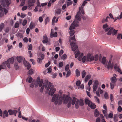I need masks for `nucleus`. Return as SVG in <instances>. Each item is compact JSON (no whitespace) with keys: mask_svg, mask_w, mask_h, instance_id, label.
Here are the masks:
<instances>
[{"mask_svg":"<svg viewBox=\"0 0 122 122\" xmlns=\"http://www.w3.org/2000/svg\"><path fill=\"white\" fill-rule=\"evenodd\" d=\"M87 3V2L84 1L82 4V5L79 8V11L77 12L75 16V19L74 21L71 24L69 30L74 29L76 27H77L79 23V21H80L81 19V13L82 14H84V12L83 10L82 6H85V4Z\"/></svg>","mask_w":122,"mask_h":122,"instance_id":"obj_2","label":"nucleus"},{"mask_svg":"<svg viewBox=\"0 0 122 122\" xmlns=\"http://www.w3.org/2000/svg\"><path fill=\"white\" fill-rule=\"evenodd\" d=\"M91 77V76L90 75H87L85 77V82H87Z\"/></svg>","mask_w":122,"mask_h":122,"instance_id":"obj_24","label":"nucleus"},{"mask_svg":"<svg viewBox=\"0 0 122 122\" xmlns=\"http://www.w3.org/2000/svg\"><path fill=\"white\" fill-rule=\"evenodd\" d=\"M36 83L40 87L41 86L43 83V80L42 79L40 80L39 77L37 78V80L36 81Z\"/></svg>","mask_w":122,"mask_h":122,"instance_id":"obj_12","label":"nucleus"},{"mask_svg":"<svg viewBox=\"0 0 122 122\" xmlns=\"http://www.w3.org/2000/svg\"><path fill=\"white\" fill-rule=\"evenodd\" d=\"M110 19V17L109 16H107L106 19H103L102 20V23H104L105 22H107V19Z\"/></svg>","mask_w":122,"mask_h":122,"instance_id":"obj_33","label":"nucleus"},{"mask_svg":"<svg viewBox=\"0 0 122 122\" xmlns=\"http://www.w3.org/2000/svg\"><path fill=\"white\" fill-rule=\"evenodd\" d=\"M95 98V100L98 103H99V101L98 98L96 97L95 96L94 97Z\"/></svg>","mask_w":122,"mask_h":122,"instance_id":"obj_52","label":"nucleus"},{"mask_svg":"<svg viewBox=\"0 0 122 122\" xmlns=\"http://www.w3.org/2000/svg\"><path fill=\"white\" fill-rule=\"evenodd\" d=\"M49 18L48 17H47L45 20V25H46L47 23L48 20H49Z\"/></svg>","mask_w":122,"mask_h":122,"instance_id":"obj_53","label":"nucleus"},{"mask_svg":"<svg viewBox=\"0 0 122 122\" xmlns=\"http://www.w3.org/2000/svg\"><path fill=\"white\" fill-rule=\"evenodd\" d=\"M42 42L44 43L48 42V38L46 36H43V40L42 41Z\"/></svg>","mask_w":122,"mask_h":122,"instance_id":"obj_20","label":"nucleus"},{"mask_svg":"<svg viewBox=\"0 0 122 122\" xmlns=\"http://www.w3.org/2000/svg\"><path fill=\"white\" fill-rule=\"evenodd\" d=\"M56 18V17L54 16L52 20V25H53L54 23L55 22V20Z\"/></svg>","mask_w":122,"mask_h":122,"instance_id":"obj_60","label":"nucleus"},{"mask_svg":"<svg viewBox=\"0 0 122 122\" xmlns=\"http://www.w3.org/2000/svg\"><path fill=\"white\" fill-rule=\"evenodd\" d=\"M61 11L60 9H57L55 10V15H60L61 14Z\"/></svg>","mask_w":122,"mask_h":122,"instance_id":"obj_23","label":"nucleus"},{"mask_svg":"<svg viewBox=\"0 0 122 122\" xmlns=\"http://www.w3.org/2000/svg\"><path fill=\"white\" fill-rule=\"evenodd\" d=\"M104 97L106 99H108L109 98V97L108 96V95L107 94V93L106 92L104 95Z\"/></svg>","mask_w":122,"mask_h":122,"instance_id":"obj_59","label":"nucleus"},{"mask_svg":"<svg viewBox=\"0 0 122 122\" xmlns=\"http://www.w3.org/2000/svg\"><path fill=\"white\" fill-rule=\"evenodd\" d=\"M47 70H48V72L49 73H50L52 70L51 67V66L49 67L47 69Z\"/></svg>","mask_w":122,"mask_h":122,"instance_id":"obj_47","label":"nucleus"},{"mask_svg":"<svg viewBox=\"0 0 122 122\" xmlns=\"http://www.w3.org/2000/svg\"><path fill=\"white\" fill-rule=\"evenodd\" d=\"M35 26V24L32 22H31L30 24L29 25V27L31 30L34 28Z\"/></svg>","mask_w":122,"mask_h":122,"instance_id":"obj_25","label":"nucleus"},{"mask_svg":"<svg viewBox=\"0 0 122 122\" xmlns=\"http://www.w3.org/2000/svg\"><path fill=\"white\" fill-rule=\"evenodd\" d=\"M14 62V58L13 57L9 59L7 61L4 62L2 65H0V71L2 69H4L6 65L7 67L10 68V63L12 64Z\"/></svg>","mask_w":122,"mask_h":122,"instance_id":"obj_4","label":"nucleus"},{"mask_svg":"<svg viewBox=\"0 0 122 122\" xmlns=\"http://www.w3.org/2000/svg\"><path fill=\"white\" fill-rule=\"evenodd\" d=\"M19 26V23L16 22L15 24V28H18Z\"/></svg>","mask_w":122,"mask_h":122,"instance_id":"obj_55","label":"nucleus"},{"mask_svg":"<svg viewBox=\"0 0 122 122\" xmlns=\"http://www.w3.org/2000/svg\"><path fill=\"white\" fill-rule=\"evenodd\" d=\"M114 68L115 69L117 70L118 72H119L121 74H122L121 70L119 68L118 66H117V64H115Z\"/></svg>","mask_w":122,"mask_h":122,"instance_id":"obj_19","label":"nucleus"},{"mask_svg":"<svg viewBox=\"0 0 122 122\" xmlns=\"http://www.w3.org/2000/svg\"><path fill=\"white\" fill-rule=\"evenodd\" d=\"M32 49V45L31 44H30L29 46L28 50H31Z\"/></svg>","mask_w":122,"mask_h":122,"instance_id":"obj_62","label":"nucleus"},{"mask_svg":"<svg viewBox=\"0 0 122 122\" xmlns=\"http://www.w3.org/2000/svg\"><path fill=\"white\" fill-rule=\"evenodd\" d=\"M118 31V30H116L113 29V30L112 33V35L113 36L115 35L116 36L117 34V32Z\"/></svg>","mask_w":122,"mask_h":122,"instance_id":"obj_29","label":"nucleus"},{"mask_svg":"<svg viewBox=\"0 0 122 122\" xmlns=\"http://www.w3.org/2000/svg\"><path fill=\"white\" fill-rule=\"evenodd\" d=\"M86 59H87L86 57L85 56H84L81 59L83 63L85 61Z\"/></svg>","mask_w":122,"mask_h":122,"instance_id":"obj_40","label":"nucleus"},{"mask_svg":"<svg viewBox=\"0 0 122 122\" xmlns=\"http://www.w3.org/2000/svg\"><path fill=\"white\" fill-rule=\"evenodd\" d=\"M4 12L6 14L8 12V10L5 8H3L0 4V17H2L4 15Z\"/></svg>","mask_w":122,"mask_h":122,"instance_id":"obj_8","label":"nucleus"},{"mask_svg":"<svg viewBox=\"0 0 122 122\" xmlns=\"http://www.w3.org/2000/svg\"><path fill=\"white\" fill-rule=\"evenodd\" d=\"M71 74V72L70 71H68L67 73L66 76V77H67L69 76Z\"/></svg>","mask_w":122,"mask_h":122,"instance_id":"obj_48","label":"nucleus"},{"mask_svg":"<svg viewBox=\"0 0 122 122\" xmlns=\"http://www.w3.org/2000/svg\"><path fill=\"white\" fill-rule=\"evenodd\" d=\"M52 85V84L50 82H49L47 80H45V82L43 83V86L41 88L40 90L41 92H43L44 87L45 88H46V89L47 90H49L50 88L48 94L49 95H50L51 96H52L56 91V89L52 86L50 88Z\"/></svg>","mask_w":122,"mask_h":122,"instance_id":"obj_3","label":"nucleus"},{"mask_svg":"<svg viewBox=\"0 0 122 122\" xmlns=\"http://www.w3.org/2000/svg\"><path fill=\"white\" fill-rule=\"evenodd\" d=\"M67 57V56L66 54H64L61 57V59L63 60H64Z\"/></svg>","mask_w":122,"mask_h":122,"instance_id":"obj_42","label":"nucleus"},{"mask_svg":"<svg viewBox=\"0 0 122 122\" xmlns=\"http://www.w3.org/2000/svg\"><path fill=\"white\" fill-rule=\"evenodd\" d=\"M30 61L31 62H32V64L34 65L35 64V61L34 59H30Z\"/></svg>","mask_w":122,"mask_h":122,"instance_id":"obj_63","label":"nucleus"},{"mask_svg":"<svg viewBox=\"0 0 122 122\" xmlns=\"http://www.w3.org/2000/svg\"><path fill=\"white\" fill-rule=\"evenodd\" d=\"M114 121L115 122H117L118 120V117L117 115H114L113 117Z\"/></svg>","mask_w":122,"mask_h":122,"instance_id":"obj_30","label":"nucleus"},{"mask_svg":"<svg viewBox=\"0 0 122 122\" xmlns=\"http://www.w3.org/2000/svg\"><path fill=\"white\" fill-rule=\"evenodd\" d=\"M63 63L62 62H60L59 64V68L62 67L63 66Z\"/></svg>","mask_w":122,"mask_h":122,"instance_id":"obj_51","label":"nucleus"},{"mask_svg":"<svg viewBox=\"0 0 122 122\" xmlns=\"http://www.w3.org/2000/svg\"><path fill=\"white\" fill-rule=\"evenodd\" d=\"M69 32L70 36H72L75 33V31L73 30H71Z\"/></svg>","mask_w":122,"mask_h":122,"instance_id":"obj_37","label":"nucleus"},{"mask_svg":"<svg viewBox=\"0 0 122 122\" xmlns=\"http://www.w3.org/2000/svg\"><path fill=\"white\" fill-rule=\"evenodd\" d=\"M17 61L19 63H20L23 61V63L24 65L27 67V68L28 70H29L30 68L31 67L30 64L26 61H25V58L21 56H17L16 57Z\"/></svg>","mask_w":122,"mask_h":122,"instance_id":"obj_5","label":"nucleus"},{"mask_svg":"<svg viewBox=\"0 0 122 122\" xmlns=\"http://www.w3.org/2000/svg\"><path fill=\"white\" fill-rule=\"evenodd\" d=\"M106 61V58L105 57H103L102 60V63L104 64H105Z\"/></svg>","mask_w":122,"mask_h":122,"instance_id":"obj_36","label":"nucleus"},{"mask_svg":"<svg viewBox=\"0 0 122 122\" xmlns=\"http://www.w3.org/2000/svg\"><path fill=\"white\" fill-rule=\"evenodd\" d=\"M103 108L105 110H102V111L104 114H106L107 113L106 111L107 110V107L106 104H104L103 105Z\"/></svg>","mask_w":122,"mask_h":122,"instance_id":"obj_17","label":"nucleus"},{"mask_svg":"<svg viewBox=\"0 0 122 122\" xmlns=\"http://www.w3.org/2000/svg\"><path fill=\"white\" fill-rule=\"evenodd\" d=\"M110 86H111V89H113L114 87V86L115 85V84L112 83H110Z\"/></svg>","mask_w":122,"mask_h":122,"instance_id":"obj_54","label":"nucleus"},{"mask_svg":"<svg viewBox=\"0 0 122 122\" xmlns=\"http://www.w3.org/2000/svg\"><path fill=\"white\" fill-rule=\"evenodd\" d=\"M69 65H67L65 67V70L66 71H67L68 70L69 68Z\"/></svg>","mask_w":122,"mask_h":122,"instance_id":"obj_50","label":"nucleus"},{"mask_svg":"<svg viewBox=\"0 0 122 122\" xmlns=\"http://www.w3.org/2000/svg\"><path fill=\"white\" fill-rule=\"evenodd\" d=\"M110 98L111 102H112V101L114 100L112 94H110Z\"/></svg>","mask_w":122,"mask_h":122,"instance_id":"obj_46","label":"nucleus"},{"mask_svg":"<svg viewBox=\"0 0 122 122\" xmlns=\"http://www.w3.org/2000/svg\"><path fill=\"white\" fill-rule=\"evenodd\" d=\"M99 85L98 81L97 80H96L94 82L93 87V92L95 91L98 87Z\"/></svg>","mask_w":122,"mask_h":122,"instance_id":"obj_10","label":"nucleus"},{"mask_svg":"<svg viewBox=\"0 0 122 122\" xmlns=\"http://www.w3.org/2000/svg\"><path fill=\"white\" fill-rule=\"evenodd\" d=\"M85 103L88 105V106L90 105L91 103L92 102L91 101L89 100L88 98H85Z\"/></svg>","mask_w":122,"mask_h":122,"instance_id":"obj_18","label":"nucleus"},{"mask_svg":"<svg viewBox=\"0 0 122 122\" xmlns=\"http://www.w3.org/2000/svg\"><path fill=\"white\" fill-rule=\"evenodd\" d=\"M40 58H38L37 59V62L38 63H41L42 62V60L44 59V55L43 54H41L40 55Z\"/></svg>","mask_w":122,"mask_h":122,"instance_id":"obj_14","label":"nucleus"},{"mask_svg":"<svg viewBox=\"0 0 122 122\" xmlns=\"http://www.w3.org/2000/svg\"><path fill=\"white\" fill-rule=\"evenodd\" d=\"M88 106L92 109H94L96 107V105L94 103H93L92 102Z\"/></svg>","mask_w":122,"mask_h":122,"instance_id":"obj_22","label":"nucleus"},{"mask_svg":"<svg viewBox=\"0 0 122 122\" xmlns=\"http://www.w3.org/2000/svg\"><path fill=\"white\" fill-rule=\"evenodd\" d=\"M54 30L52 29L51 30V33L50 34V37L51 38H52L53 37H56L57 36V33L56 32L54 33L53 32Z\"/></svg>","mask_w":122,"mask_h":122,"instance_id":"obj_13","label":"nucleus"},{"mask_svg":"<svg viewBox=\"0 0 122 122\" xmlns=\"http://www.w3.org/2000/svg\"><path fill=\"white\" fill-rule=\"evenodd\" d=\"M26 16V15L24 14L23 13H21L20 15V17L22 18H23Z\"/></svg>","mask_w":122,"mask_h":122,"instance_id":"obj_61","label":"nucleus"},{"mask_svg":"<svg viewBox=\"0 0 122 122\" xmlns=\"http://www.w3.org/2000/svg\"><path fill=\"white\" fill-rule=\"evenodd\" d=\"M33 73V69H30L28 72V74L31 75Z\"/></svg>","mask_w":122,"mask_h":122,"instance_id":"obj_35","label":"nucleus"},{"mask_svg":"<svg viewBox=\"0 0 122 122\" xmlns=\"http://www.w3.org/2000/svg\"><path fill=\"white\" fill-rule=\"evenodd\" d=\"M83 56V53H82L80 55H79V56L78 57V60L79 61H81V58Z\"/></svg>","mask_w":122,"mask_h":122,"instance_id":"obj_38","label":"nucleus"},{"mask_svg":"<svg viewBox=\"0 0 122 122\" xmlns=\"http://www.w3.org/2000/svg\"><path fill=\"white\" fill-rule=\"evenodd\" d=\"M29 77L28 82L29 83H30L32 80V78L30 76H29Z\"/></svg>","mask_w":122,"mask_h":122,"instance_id":"obj_58","label":"nucleus"},{"mask_svg":"<svg viewBox=\"0 0 122 122\" xmlns=\"http://www.w3.org/2000/svg\"><path fill=\"white\" fill-rule=\"evenodd\" d=\"M58 95L54 94L52 99V102H54L55 104L60 105L62 102L64 103H68L67 107H70L71 106V99L68 96H62L59 97L58 99Z\"/></svg>","mask_w":122,"mask_h":122,"instance_id":"obj_1","label":"nucleus"},{"mask_svg":"<svg viewBox=\"0 0 122 122\" xmlns=\"http://www.w3.org/2000/svg\"><path fill=\"white\" fill-rule=\"evenodd\" d=\"M113 29V28L112 27H110V28H108L105 29V31H109L107 33V34L110 35L112 33Z\"/></svg>","mask_w":122,"mask_h":122,"instance_id":"obj_11","label":"nucleus"},{"mask_svg":"<svg viewBox=\"0 0 122 122\" xmlns=\"http://www.w3.org/2000/svg\"><path fill=\"white\" fill-rule=\"evenodd\" d=\"M27 23V21L26 20H24L22 23V25L24 26L26 25Z\"/></svg>","mask_w":122,"mask_h":122,"instance_id":"obj_41","label":"nucleus"},{"mask_svg":"<svg viewBox=\"0 0 122 122\" xmlns=\"http://www.w3.org/2000/svg\"><path fill=\"white\" fill-rule=\"evenodd\" d=\"M76 100V98L74 97L73 98L72 102H71V104L72 105H74L75 103V102Z\"/></svg>","mask_w":122,"mask_h":122,"instance_id":"obj_31","label":"nucleus"},{"mask_svg":"<svg viewBox=\"0 0 122 122\" xmlns=\"http://www.w3.org/2000/svg\"><path fill=\"white\" fill-rule=\"evenodd\" d=\"M94 60V57L92 56L90 58L89 57H88L87 58V60L88 61H89L90 62L93 61Z\"/></svg>","mask_w":122,"mask_h":122,"instance_id":"obj_27","label":"nucleus"},{"mask_svg":"<svg viewBox=\"0 0 122 122\" xmlns=\"http://www.w3.org/2000/svg\"><path fill=\"white\" fill-rule=\"evenodd\" d=\"M86 75V72L85 70L83 71L82 72V78H84L85 77Z\"/></svg>","mask_w":122,"mask_h":122,"instance_id":"obj_39","label":"nucleus"},{"mask_svg":"<svg viewBox=\"0 0 122 122\" xmlns=\"http://www.w3.org/2000/svg\"><path fill=\"white\" fill-rule=\"evenodd\" d=\"M121 37V34H118L117 37V38L118 40L120 39V37Z\"/></svg>","mask_w":122,"mask_h":122,"instance_id":"obj_64","label":"nucleus"},{"mask_svg":"<svg viewBox=\"0 0 122 122\" xmlns=\"http://www.w3.org/2000/svg\"><path fill=\"white\" fill-rule=\"evenodd\" d=\"M75 57L76 58H77L78 56L80 55V52L78 50H77L75 52Z\"/></svg>","mask_w":122,"mask_h":122,"instance_id":"obj_26","label":"nucleus"},{"mask_svg":"<svg viewBox=\"0 0 122 122\" xmlns=\"http://www.w3.org/2000/svg\"><path fill=\"white\" fill-rule=\"evenodd\" d=\"M35 1L34 0H29L28 3V7L30 8L31 6H33L34 5V3H35Z\"/></svg>","mask_w":122,"mask_h":122,"instance_id":"obj_15","label":"nucleus"},{"mask_svg":"<svg viewBox=\"0 0 122 122\" xmlns=\"http://www.w3.org/2000/svg\"><path fill=\"white\" fill-rule=\"evenodd\" d=\"M76 76H79L80 75V72L78 69H76Z\"/></svg>","mask_w":122,"mask_h":122,"instance_id":"obj_34","label":"nucleus"},{"mask_svg":"<svg viewBox=\"0 0 122 122\" xmlns=\"http://www.w3.org/2000/svg\"><path fill=\"white\" fill-rule=\"evenodd\" d=\"M113 63H112L111 65H110L108 67V66H107V68L109 69H111L113 68Z\"/></svg>","mask_w":122,"mask_h":122,"instance_id":"obj_32","label":"nucleus"},{"mask_svg":"<svg viewBox=\"0 0 122 122\" xmlns=\"http://www.w3.org/2000/svg\"><path fill=\"white\" fill-rule=\"evenodd\" d=\"M17 112V110H15L13 111L11 109H10L8 110V112L9 113V114H16Z\"/></svg>","mask_w":122,"mask_h":122,"instance_id":"obj_16","label":"nucleus"},{"mask_svg":"<svg viewBox=\"0 0 122 122\" xmlns=\"http://www.w3.org/2000/svg\"><path fill=\"white\" fill-rule=\"evenodd\" d=\"M5 25L4 23H1L0 25V31H2Z\"/></svg>","mask_w":122,"mask_h":122,"instance_id":"obj_28","label":"nucleus"},{"mask_svg":"<svg viewBox=\"0 0 122 122\" xmlns=\"http://www.w3.org/2000/svg\"><path fill=\"white\" fill-rule=\"evenodd\" d=\"M71 40L76 41L75 35H74L73 37H71L69 40V41L70 42H71Z\"/></svg>","mask_w":122,"mask_h":122,"instance_id":"obj_45","label":"nucleus"},{"mask_svg":"<svg viewBox=\"0 0 122 122\" xmlns=\"http://www.w3.org/2000/svg\"><path fill=\"white\" fill-rule=\"evenodd\" d=\"M20 1H22L20 5L21 6H23L25 3V0H20Z\"/></svg>","mask_w":122,"mask_h":122,"instance_id":"obj_43","label":"nucleus"},{"mask_svg":"<svg viewBox=\"0 0 122 122\" xmlns=\"http://www.w3.org/2000/svg\"><path fill=\"white\" fill-rule=\"evenodd\" d=\"M70 45L72 48V50L74 51L76 50L78 48V46L76 44V42L74 41H73L70 43Z\"/></svg>","mask_w":122,"mask_h":122,"instance_id":"obj_9","label":"nucleus"},{"mask_svg":"<svg viewBox=\"0 0 122 122\" xmlns=\"http://www.w3.org/2000/svg\"><path fill=\"white\" fill-rule=\"evenodd\" d=\"M98 56L97 55H95V57L94 58V60L95 61H96L98 60Z\"/></svg>","mask_w":122,"mask_h":122,"instance_id":"obj_56","label":"nucleus"},{"mask_svg":"<svg viewBox=\"0 0 122 122\" xmlns=\"http://www.w3.org/2000/svg\"><path fill=\"white\" fill-rule=\"evenodd\" d=\"M79 105L81 106H82L84 105V101L81 99H80L79 101L77 99L75 103V107L76 108H78L79 107Z\"/></svg>","mask_w":122,"mask_h":122,"instance_id":"obj_6","label":"nucleus"},{"mask_svg":"<svg viewBox=\"0 0 122 122\" xmlns=\"http://www.w3.org/2000/svg\"><path fill=\"white\" fill-rule=\"evenodd\" d=\"M111 81L112 83L115 84L117 81V79L115 76H113L111 79Z\"/></svg>","mask_w":122,"mask_h":122,"instance_id":"obj_21","label":"nucleus"},{"mask_svg":"<svg viewBox=\"0 0 122 122\" xmlns=\"http://www.w3.org/2000/svg\"><path fill=\"white\" fill-rule=\"evenodd\" d=\"M76 85L77 86H78L80 85L81 84V82L79 80L76 81Z\"/></svg>","mask_w":122,"mask_h":122,"instance_id":"obj_49","label":"nucleus"},{"mask_svg":"<svg viewBox=\"0 0 122 122\" xmlns=\"http://www.w3.org/2000/svg\"><path fill=\"white\" fill-rule=\"evenodd\" d=\"M1 5L4 7H8L10 4L8 0H0Z\"/></svg>","mask_w":122,"mask_h":122,"instance_id":"obj_7","label":"nucleus"},{"mask_svg":"<svg viewBox=\"0 0 122 122\" xmlns=\"http://www.w3.org/2000/svg\"><path fill=\"white\" fill-rule=\"evenodd\" d=\"M15 69L17 70L19 68L18 66V63L17 62H15Z\"/></svg>","mask_w":122,"mask_h":122,"instance_id":"obj_44","label":"nucleus"},{"mask_svg":"<svg viewBox=\"0 0 122 122\" xmlns=\"http://www.w3.org/2000/svg\"><path fill=\"white\" fill-rule=\"evenodd\" d=\"M118 111L119 112H121L122 110V108L121 106H119L117 108Z\"/></svg>","mask_w":122,"mask_h":122,"instance_id":"obj_57","label":"nucleus"}]
</instances>
